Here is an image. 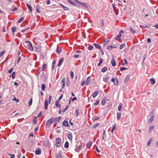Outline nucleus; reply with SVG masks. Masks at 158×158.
<instances>
[{
  "mask_svg": "<svg viewBox=\"0 0 158 158\" xmlns=\"http://www.w3.org/2000/svg\"><path fill=\"white\" fill-rule=\"evenodd\" d=\"M25 43L27 44V47L28 48L29 50L30 51L33 50V47L31 43L28 41H26L25 42Z\"/></svg>",
  "mask_w": 158,
  "mask_h": 158,
  "instance_id": "obj_1",
  "label": "nucleus"
},
{
  "mask_svg": "<svg viewBox=\"0 0 158 158\" xmlns=\"http://www.w3.org/2000/svg\"><path fill=\"white\" fill-rule=\"evenodd\" d=\"M53 122L52 118H50L47 121L46 123V127L47 128H49Z\"/></svg>",
  "mask_w": 158,
  "mask_h": 158,
  "instance_id": "obj_2",
  "label": "nucleus"
},
{
  "mask_svg": "<svg viewBox=\"0 0 158 158\" xmlns=\"http://www.w3.org/2000/svg\"><path fill=\"white\" fill-rule=\"evenodd\" d=\"M61 140L60 139L58 138L56 139V146L59 147L61 146Z\"/></svg>",
  "mask_w": 158,
  "mask_h": 158,
  "instance_id": "obj_3",
  "label": "nucleus"
},
{
  "mask_svg": "<svg viewBox=\"0 0 158 158\" xmlns=\"http://www.w3.org/2000/svg\"><path fill=\"white\" fill-rule=\"evenodd\" d=\"M35 48L36 51L38 52H40L41 51V47L40 45L36 44L35 45Z\"/></svg>",
  "mask_w": 158,
  "mask_h": 158,
  "instance_id": "obj_4",
  "label": "nucleus"
},
{
  "mask_svg": "<svg viewBox=\"0 0 158 158\" xmlns=\"http://www.w3.org/2000/svg\"><path fill=\"white\" fill-rule=\"evenodd\" d=\"M61 117H59L56 118H54L53 117L52 118L53 122H59L60 120Z\"/></svg>",
  "mask_w": 158,
  "mask_h": 158,
  "instance_id": "obj_5",
  "label": "nucleus"
},
{
  "mask_svg": "<svg viewBox=\"0 0 158 158\" xmlns=\"http://www.w3.org/2000/svg\"><path fill=\"white\" fill-rule=\"evenodd\" d=\"M91 78L90 77H88L86 80L85 85H86L88 86L90 84L91 81Z\"/></svg>",
  "mask_w": 158,
  "mask_h": 158,
  "instance_id": "obj_6",
  "label": "nucleus"
},
{
  "mask_svg": "<svg viewBox=\"0 0 158 158\" xmlns=\"http://www.w3.org/2000/svg\"><path fill=\"white\" fill-rule=\"evenodd\" d=\"M106 97H105L103 98L101 102V105L102 106L105 105L106 102Z\"/></svg>",
  "mask_w": 158,
  "mask_h": 158,
  "instance_id": "obj_7",
  "label": "nucleus"
},
{
  "mask_svg": "<svg viewBox=\"0 0 158 158\" xmlns=\"http://www.w3.org/2000/svg\"><path fill=\"white\" fill-rule=\"evenodd\" d=\"M115 81V78H112L111 79V81L114 82V85H117L118 84V78H117L116 79V81Z\"/></svg>",
  "mask_w": 158,
  "mask_h": 158,
  "instance_id": "obj_8",
  "label": "nucleus"
},
{
  "mask_svg": "<svg viewBox=\"0 0 158 158\" xmlns=\"http://www.w3.org/2000/svg\"><path fill=\"white\" fill-rule=\"evenodd\" d=\"M109 80V77L107 75H105L103 77V80L104 81L107 83Z\"/></svg>",
  "mask_w": 158,
  "mask_h": 158,
  "instance_id": "obj_9",
  "label": "nucleus"
},
{
  "mask_svg": "<svg viewBox=\"0 0 158 158\" xmlns=\"http://www.w3.org/2000/svg\"><path fill=\"white\" fill-rule=\"evenodd\" d=\"M79 3L82 6L86 8H88V6L87 5L86 3L85 2H79Z\"/></svg>",
  "mask_w": 158,
  "mask_h": 158,
  "instance_id": "obj_10",
  "label": "nucleus"
},
{
  "mask_svg": "<svg viewBox=\"0 0 158 158\" xmlns=\"http://www.w3.org/2000/svg\"><path fill=\"white\" fill-rule=\"evenodd\" d=\"M64 60V58H63L62 57V58H60V60L59 61L58 63V64L57 65V66L58 67H59L61 65L62 63L63 62Z\"/></svg>",
  "mask_w": 158,
  "mask_h": 158,
  "instance_id": "obj_11",
  "label": "nucleus"
},
{
  "mask_svg": "<svg viewBox=\"0 0 158 158\" xmlns=\"http://www.w3.org/2000/svg\"><path fill=\"white\" fill-rule=\"evenodd\" d=\"M64 127H69L68 121L66 120H64L62 123Z\"/></svg>",
  "mask_w": 158,
  "mask_h": 158,
  "instance_id": "obj_12",
  "label": "nucleus"
},
{
  "mask_svg": "<svg viewBox=\"0 0 158 158\" xmlns=\"http://www.w3.org/2000/svg\"><path fill=\"white\" fill-rule=\"evenodd\" d=\"M41 152V149L39 148L37 150L35 151V153L36 155H39L40 154Z\"/></svg>",
  "mask_w": 158,
  "mask_h": 158,
  "instance_id": "obj_13",
  "label": "nucleus"
},
{
  "mask_svg": "<svg viewBox=\"0 0 158 158\" xmlns=\"http://www.w3.org/2000/svg\"><path fill=\"white\" fill-rule=\"evenodd\" d=\"M92 144V141L89 142L87 144V148L88 149H89L91 146Z\"/></svg>",
  "mask_w": 158,
  "mask_h": 158,
  "instance_id": "obj_14",
  "label": "nucleus"
},
{
  "mask_svg": "<svg viewBox=\"0 0 158 158\" xmlns=\"http://www.w3.org/2000/svg\"><path fill=\"white\" fill-rule=\"evenodd\" d=\"M94 46L97 48H98L99 49H101V46L99 44H96V43H94Z\"/></svg>",
  "mask_w": 158,
  "mask_h": 158,
  "instance_id": "obj_15",
  "label": "nucleus"
},
{
  "mask_svg": "<svg viewBox=\"0 0 158 158\" xmlns=\"http://www.w3.org/2000/svg\"><path fill=\"white\" fill-rule=\"evenodd\" d=\"M68 2H69V3L73 6H76V5L77 6V5L76 4L73 2L71 0H68Z\"/></svg>",
  "mask_w": 158,
  "mask_h": 158,
  "instance_id": "obj_16",
  "label": "nucleus"
},
{
  "mask_svg": "<svg viewBox=\"0 0 158 158\" xmlns=\"http://www.w3.org/2000/svg\"><path fill=\"white\" fill-rule=\"evenodd\" d=\"M111 63L112 66L113 67L116 64L115 60L114 58L112 59Z\"/></svg>",
  "mask_w": 158,
  "mask_h": 158,
  "instance_id": "obj_17",
  "label": "nucleus"
},
{
  "mask_svg": "<svg viewBox=\"0 0 158 158\" xmlns=\"http://www.w3.org/2000/svg\"><path fill=\"white\" fill-rule=\"evenodd\" d=\"M44 108L45 110H47L48 109V101L47 99L44 102Z\"/></svg>",
  "mask_w": 158,
  "mask_h": 158,
  "instance_id": "obj_18",
  "label": "nucleus"
},
{
  "mask_svg": "<svg viewBox=\"0 0 158 158\" xmlns=\"http://www.w3.org/2000/svg\"><path fill=\"white\" fill-rule=\"evenodd\" d=\"M99 92L98 91L94 92L92 94V97L94 98L98 94Z\"/></svg>",
  "mask_w": 158,
  "mask_h": 158,
  "instance_id": "obj_19",
  "label": "nucleus"
},
{
  "mask_svg": "<svg viewBox=\"0 0 158 158\" xmlns=\"http://www.w3.org/2000/svg\"><path fill=\"white\" fill-rule=\"evenodd\" d=\"M130 77V74L127 75L124 81V82L125 83L127 82L128 81V80L129 79Z\"/></svg>",
  "mask_w": 158,
  "mask_h": 158,
  "instance_id": "obj_20",
  "label": "nucleus"
},
{
  "mask_svg": "<svg viewBox=\"0 0 158 158\" xmlns=\"http://www.w3.org/2000/svg\"><path fill=\"white\" fill-rule=\"evenodd\" d=\"M61 51V48L60 47L59 48V47L57 46V49H56V52L58 54H60V53Z\"/></svg>",
  "mask_w": 158,
  "mask_h": 158,
  "instance_id": "obj_21",
  "label": "nucleus"
},
{
  "mask_svg": "<svg viewBox=\"0 0 158 158\" xmlns=\"http://www.w3.org/2000/svg\"><path fill=\"white\" fill-rule=\"evenodd\" d=\"M26 5L29 9L30 11L31 12L32 11V8L31 6L30 5L27 3L26 4Z\"/></svg>",
  "mask_w": 158,
  "mask_h": 158,
  "instance_id": "obj_22",
  "label": "nucleus"
},
{
  "mask_svg": "<svg viewBox=\"0 0 158 158\" xmlns=\"http://www.w3.org/2000/svg\"><path fill=\"white\" fill-rule=\"evenodd\" d=\"M47 67V65L46 63H44L42 69L40 71H44V69H46Z\"/></svg>",
  "mask_w": 158,
  "mask_h": 158,
  "instance_id": "obj_23",
  "label": "nucleus"
},
{
  "mask_svg": "<svg viewBox=\"0 0 158 158\" xmlns=\"http://www.w3.org/2000/svg\"><path fill=\"white\" fill-rule=\"evenodd\" d=\"M67 137L70 140H72L73 139L72 134L71 133L67 135Z\"/></svg>",
  "mask_w": 158,
  "mask_h": 158,
  "instance_id": "obj_24",
  "label": "nucleus"
},
{
  "mask_svg": "<svg viewBox=\"0 0 158 158\" xmlns=\"http://www.w3.org/2000/svg\"><path fill=\"white\" fill-rule=\"evenodd\" d=\"M40 7L39 5H37L36 7V12L39 13L40 12Z\"/></svg>",
  "mask_w": 158,
  "mask_h": 158,
  "instance_id": "obj_25",
  "label": "nucleus"
},
{
  "mask_svg": "<svg viewBox=\"0 0 158 158\" xmlns=\"http://www.w3.org/2000/svg\"><path fill=\"white\" fill-rule=\"evenodd\" d=\"M151 83L152 85H154L155 83V80L154 78H152L150 80Z\"/></svg>",
  "mask_w": 158,
  "mask_h": 158,
  "instance_id": "obj_26",
  "label": "nucleus"
},
{
  "mask_svg": "<svg viewBox=\"0 0 158 158\" xmlns=\"http://www.w3.org/2000/svg\"><path fill=\"white\" fill-rule=\"evenodd\" d=\"M122 109V104L121 103H120L119 104V106L118 107V110L119 111H120Z\"/></svg>",
  "mask_w": 158,
  "mask_h": 158,
  "instance_id": "obj_27",
  "label": "nucleus"
},
{
  "mask_svg": "<svg viewBox=\"0 0 158 158\" xmlns=\"http://www.w3.org/2000/svg\"><path fill=\"white\" fill-rule=\"evenodd\" d=\"M16 27H12L11 31L13 34L16 31Z\"/></svg>",
  "mask_w": 158,
  "mask_h": 158,
  "instance_id": "obj_28",
  "label": "nucleus"
},
{
  "mask_svg": "<svg viewBox=\"0 0 158 158\" xmlns=\"http://www.w3.org/2000/svg\"><path fill=\"white\" fill-rule=\"evenodd\" d=\"M121 117V114L120 113L117 112V120H119Z\"/></svg>",
  "mask_w": 158,
  "mask_h": 158,
  "instance_id": "obj_29",
  "label": "nucleus"
},
{
  "mask_svg": "<svg viewBox=\"0 0 158 158\" xmlns=\"http://www.w3.org/2000/svg\"><path fill=\"white\" fill-rule=\"evenodd\" d=\"M41 89L44 91L46 89V85L44 84H42L41 85Z\"/></svg>",
  "mask_w": 158,
  "mask_h": 158,
  "instance_id": "obj_30",
  "label": "nucleus"
},
{
  "mask_svg": "<svg viewBox=\"0 0 158 158\" xmlns=\"http://www.w3.org/2000/svg\"><path fill=\"white\" fill-rule=\"evenodd\" d=\"M64 147L65 148H68L69 147V143L68 141H66L65 143Z\"/></svg>",
  "mask_w": 158,
  "mask_h": 158,
  "instance_id": "obj_31",
  "label": "nucleus"
},
{
  "mask_svg": "<svg viewBox=\"0 0 158 158\" xmlns=\"http://www.w3.org/2000/svg\"><path fill=\"white\" fill-rule=\"evenodd\" d=\"M113 7V8L114 10L115 13L116 15H117L118 14V13L116 11V7L115 6V5L114 4H112Z\"/></svg>",
  "mask_w": 158,
  "mask_h": 158,
  "instance_id": "obj_32",
  "label": "nucleus"
},
{
  "mask_svg": "<svg viewBox=\"0 0 158 158\" xmlns=\"http://www.w3.org/2000/svg\"><path fill=\"white\" fill-rule=\"evenodd\" d=\"M107 70V68L106 67H104L101 70V71L102 72H106Z\"/></svg>",
  "mask_w": 158,
  "mask_h": 158,
  "instance_id": "obj_33",
  "label": "nucleus"
},
{
  "mask_svg": "<svg viewBox=\"0 0 158 158\" xmlns=\"http://www.w3.org/2000/svg\"><path fill=\"white\" fill-rule=\"evenodd\" d=\"M121 36V34L120 33H119V35H118L115 38V40H118Z\"/></svg>",
  "mask_w": 158,
  "mask_h": 158,
  "instance_id": "obj_34",
  "label": "nucleus"
},
{
  "mask_svg": "<svg viewBox=\"0 0 158 158\" xmlns=\"http://www.w3.org/2000/svg\"><path fill=\"white\" fill-rule=\"evenodd\" d=\"M152 139H150L148 140L147 143V145L148 146H150V145L151 143H152Z\"/></svg>",
  "mask_w": 158,
  "mask_h": 158,
  "instance_id": "obj_35",
  "label": "nucleus"
},
{
  "mask_svg": "<svg viewBox=\"0 0 158 158\" xmlns=\"http://www.w3.org/2000/svg\"><path fill=\"white\" fill-rule=\"evenodd\" d=\"M37 117H35L33 119V122L35 124H36L37 123Z\"/></svg>",
  "mask_w": 158,
  "mask_h": 158,
  "instance_id": "obj_36",
  "label": "nucleus"
},
{
  "mask_svg": "<svg viewBox=\"0 0 158 158\" xmlns=\"http://www.w3.org/2000/svg\"><path fill=\"white\" fill-rule=\"evenodd\" d=\"M109 41V39L108 38H106L104 41V43L105 44H107Z\"/></svg>",
  "mask_w": 158,
  "mask_h": 158,
  "instance_id": "obj_37",
  "label": "nucleus"
},
{
  "mask_svg": "<svg viewBox=\"0 0 158 158\" xmlns=\"http://www.w3.org/2000/svg\"><path fill=\"white\" fill-rule=\"evenodd\" d=\"M60 5L65 10H68L69 9L67 7L64 6L62 4H61Z\"/></svg>",
  "mask_w": 158,
  "mask_h": 158,
  "instance_id": "obj_38",
  "label": "nucleus"
},
{
  "mask_svg": "<svg viewBox=\"0 0 158 158\" xmlns=\"http://www.w3.org/2000/svg\"><path fill=\"white\" fill-rule=\"evenodd\" d=\"M24 20L23 17H21L20 18L18 21V23H20L22 22Z\"/></svg>",
  "mask_w": 158,
  "mask_h": 158,
  "instance_id": "obj_39",
  "label": "nucleus"
},
{
  "mask_svg": "<svg viewBox=\"0 0 158 158\" xmlns=\"http://www.w3.org/2000/svg\"><path fill=\"white\" fill-rule=\"evenodd\" d=\"M130 30L133 33H135L136 32L135 30L133 28H132L131 27H130Z\"/></svg>",
  "mask_w": 158,
  "mask_h": 158,
  "instance_id": "obj_40",
  "label": "nucleus"
},
{
  "mask_svg": "<svg viewBox=\"0 0 158 158\" xmlns=\"http://www.w3.org/2000/svg\"><path fill=\"white\" fill-rule=\"evenodd\" d=\"M82 147H83L82 146H80L78 147L77 149H75L76 151L77 152H78Z\"/></svg>",
  "mask_w": 158,
  "mask_h": 158,
  "instance_id": "obj_41",
  "label": "nucleus"
},
{
  "mask_svg": "<svg viewBox=\"0 0 158 158\" xmlns=\"http://www.w3.org/2000/svg\"><path fill=\"white\" fill-rule=\"evenodd\" d=\"M59 101H58V100H56V106L57 107H60V106L59 105Z\"/></svg>",
  "mask_w": 158,
  "mask_h": 158,
  "instance_id": "obj_42",
  "label": "nucleus"
},
{
  "mask_svg": "<svg viewBox=\"0 0 158 158\" xmlns=\"http://www.w3.org/2000/svg\"><path fill=\"white\" fill-rule=\"evenodd\" d=\"M154 116H152V117H151L149 120H148V122H152L153 120H154Z\"/></svg>",
  "mask_w": 158,
  "mask_h": 158,
  "instance_id": "obj_43",
  "label": "nucleus"
},
{
  "mask_svg": "<svg viewBox=\"0 0 158 158\" xmlns=\"http://www.w3.org/2000/svg\"><path fill=\"white\" fill-rule=\"evenodd\" d=\"M70 75L72 79H73L74 77V73L72 71L70 72Z\"/></svg>",
  "mask_w": 158,
  "mask_h": 158,
  "instance_id": "obj_44",
  "label": "nucleus"
},
{
  "mask_svg": "<svg viewBox=\"0 0 158 158\" xmlns=\"http://www.w3.org/2000/svg\"><path fill=\"white\" fill-rule=\"evenodd\" d=\"M15 72H13L11 74V77L12 78L14 79L15 77Z\"/></svg>",
  "mask_w": 158,
  "mask_h": 158,
  "instance_id": "obj_45",
  "label": "nucleus"
},
{
  "mask_svg": "<svg viewBox=\"0 0 158 158\" xmlns=\"http://www.w3.org/2000/svg\"><path fill=\"white\" fill-rule=\"evenodd\" d=\"M99 124V123H97V124H94V125H93L92 126V128H96L98 126Z\"/></svg>",
  "mask_w": 158,
  "mask_h": 158,
  "instance_id": "obj_46",
  "label": "nucleus"
},
{
  "mask_svg": "<svg viewBox=\"0 0 158 158\" xmlns=\"http://www.w3.org/2000/svg\"><path fill=\"white\" fill-rule=\"evenodd\" d=\"M112 48V45L108 46L106 47V48L108 50H110Z\"/></svg>",
  "mask_w": 158,
  "mask_h": 158,
  "instance_id": "obj_47",
  "label": "nucleus"
},
{
  "mask_svg": "<svg viewBox=\"0 0 158 158\" xmlns=\"http://www.w3.org/2000/svg\"><path fill=\"white\" fill-rule=\"evenodd\" d=\"M61 156V153H59L56 155V157H60Z\"/></svg>",
  "mask_w": 158,
  "mask_h": 158,
  "instance_id": "obj_48",
  "label": "nucleus"
},
{
  "mask_svg": "<svg viewBox=\"0 0 158 158\" xmlns=\"http://www.w3.org/2000/svg\"><path fill=\"white\" fill-rule=\"evenodd\" d=\"M101 25L102 26H103L104 25V22L103 19H102L101 20Z\"/></svg>",
  "mask_w": 158,
  "mask_h": 158,
  "instance_id": "obj_49",
  "label": "nucleus"
},
{
  "mask_svg": "<svg viewBox=\"0 0 158 158\" xmlns=\"http://www.w3.org/2000/svg\"><path fill=\"white\" fill-rule=\"evenodd\" d=\"M69 105H67L66 107L63 110V112H65L66 111V110L68 109L69 108Z\"/></svg>",
  "mask_w": 158,
  "mask_h": 158,
  "instance_id": "obj_50",
  "label": "nucleus"
},
{
  "mask_svg": "<svg viewBox=\"0 0 158 158\" xmlns=\"http://www.w3.org/2000/svg\"><path fill=\"white\" fill-rule=\"evenodd\" d=\"M79 109L78 108L76 110V115L77 116L79 114Z\"/></svg>",
  "mask_w": 158,
  "mask_h": 158,
  "instance_id": "obj_51",
  "label": "nucleus"
},
{
  "mask_svg": "<svg viewBox=\"0 0 158 158\" xmlns=\"http://www.w3.org/2000/svg\"><path fill=\"white\" fill-rule=\"evenodd\" d=\"M147 56V54H145L143 56V61H144L145 60V57H146V56Z\"/></svg>",
  "mask_w": 158,
  "mask_h": 158,
  "instance_id": "obj_52",
  "label": "nucleus"
},
{
  "mask_svg": "<svg viewBox=\"0 0 158 158\" xmlns=\"http://www.w3.org/2000/svg\"><path fill=\"white\" fill-rule=\"evenodd\" d=\"M52 100V96L51 95H50L49 97V100H48V103L49 104H50Z\"/></svg>",
  "mask_w": 158,
  "mask_h": 158,
  "instance_id": "obj_53",
  "label": "nucleus"
},
{
  "mask_svg": "<svg viewBox=\"0 0 158 158\" xmlns=\"http://www.w3.org/2000/svg\"><path fill=\"white\" fill-rule=\"evenodd\" d=\"M8 154L10 156V158H15L14 155L9 153H8Z\"/></svg>",
  "mask_w": 158,
  "mask_h": 158,
  "instance_id": "obj_54",
  "label": "nucleus"
},
{
  "mask_svg": "<svg viewBox=\"0 0 158 158\" xmlns=\"http://www.w3.org/2000/svg\"><path fill=\"white\" fill-rule=\"evenodd\" d=\"M127 69V68L123 67H122L120 68V70L121 71H122L125 70H126Z\"/></svg>",
  "mask_w": 158,
  "mask_h": 158,
  "instance_id": "obj_55",
  "label": "nucleus"
},
{
  "mask_svg": "<svg viewBox=\"0 0 158 158\" xmlns=\"http://www.w3.org/2000/svg\"><path fill=\"white\" fill-rule=\"evenodd\" d=\"M154 128V127L153 126H152L150 127H149V130L150 131H151Z\"/></svg>",
  "mask_w": 158,
  "mask_h": 158,
  "instance_id": "obj_56",
  "label": "nucleus"
},
{
  "mask_svg": "<svg viewBox=\"0 0 158 158\" xmlns=\"http://www.w3.org/2000/svg\"><path fill=\"white\" fill-rule=\"evenodd\" d=\"M56 60H54L53 61L52 63V66H55L56 64Z\"/></svg>",
  "mask_w": 158,
  "mask_h": 158,
  "instance_id": "obj_57",
  "label": "nucleus"
},
{
  "mask_svg": "<svg viewBox=\"0 0 158 158\" xmlns=\"http://www.w3.org/2000/svg\"><path fill=\"white\" fill-rule=\"evenodd\" d=\"M94 47L93 46L91 45L88 47V49L89 50H91Z\"/></svg>",
  "mask_w": 158,
  "mask_h": 158,
  "instance_id": "obj_58",
  "label": "nucleus"
},
{
  "mask_svg": "<svg viewBox=\"0 0 158 158\" xmlns=\"http://www.w3.org/2000/svg\"><path fill=\"white\" fill-rule=\"evenodd\" d=\"M32 99L31 98L29 101V102L28 103L29 106H31V105L32 104Z\"/></svg>",
  "mask_w": 158,
  "mask_h": 158,
  "instance_id": "obj_59",
  "label": "nucleus"
},
{
  "mask_svg": "<svg viewBox=\"0 0 158 158\" xmlns=\"http://www.w3.org/2000/svg\"><path fill=\"white\" fill-rule=\"evenodd\" d=\"M13 100L17 102H18L19 101V100L17 99L15 97L13 99Z\"/></svg>",
  "mask_w": 158,
  "mask_h": 158,
  "instance_id": "obj_60",
  "label": "nucleus"
},
{
  "mask_svg": "<svg viewBox=\"0 0 158 158\" xmlns=\"http://www.w3.org/2000/svg\"><path fill=\"white\" fill-rule=\"evenodd\" d=\"M5 52V51H2L0 52V57L2 56L4 53Z\"/></svg>",
  "mask_w": 158,
  "mask_h": 158,
  "instance_id": "obj_61",
  "label": "nucleus"
},
{
  "mask_svg": "<svg viewBox=\"0 0 158 158\" xmlns=\"http://www.w3.org/2000/svg\"><path fill=\"white\" fill-rule=\"evenodd\" d=\"M99 100H98L95 102L94 103V105H97L99 104Z\"/></svg>",
  "mask_w": 158,
  "mask_h": 158,
  "instance_id": "obj_62",
  "label": "nucleus"
},
{
  "mask_svg": "<svg viewBox=\"0 0 158 158\" xmlns=\"http://www.w3.org/2000/svg\"><path fill=\"white\" fill-rule=\"evenodd\" d=\"M124 45H125V44H121L120 45V49H122L124 47Z\"/></svg>",
  "mask_w": 158,
  "mask_h": 158,
  "instance_id": "obj_63",
  "label": "nucleus"
},
{
  "mask_svg": "<svg viewBox=\"0 0 158 158\" xmlns=\"http://www.w3.org/2000/svg\"><path fill=\"white\" fill-rule=\"evenodd\" d=\"M13 69V68L11 69L10 70H9L8 71V73H11L12 72Z\"/></svg>",
  "mask_w": 158,
  "mask_h": 158,
  "instance_id": "obj_64",
  "label": "nucleus"
}]
</instances>
